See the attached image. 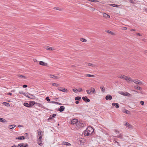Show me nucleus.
Wrapping results in <instances>:
<instances>
[{
  "mask_svg": "<svg viewBox=\"0 0 147 147\" xmlns=\"http://www.w3.org/2000/svg\"><path fill=\"white\" fill-rule=\"evenodd\" d=\"M94 131L92 127H89L84 131V134L85 136H90L92 134Z\"/></svg>",
  "mask_w": 147,
  "mask_h": 147,
  "instance_id": "nucleus-1",
  "label": "nucleus"
},
{
  "mask_svg": "<svg viewBox=\"0 0 147 147\" xmlns=\"http://www.w3.org/2000/svg\"><path fill=\"white\" fill-rule=\"evenodd\" d=\"M118 77L121 79L125 80L127 81L128 82H130V81H131V80H132L130 77L126 76L123 75H122L121 76H119Z\"/></svg>",
  "mask_w": 147,
  "mask_h": 147,
  "instance_id": "nucleus-2",
  "label": "nucleus"
},
{
  "mask_svg": "<svg viewBox=\"0 0 147 147\" xmlns=\"http://www.w3.org/2000/svg\"><path fill=\"white\" fill-rule=\"evenodd\" d=\"M34 102H30L29 104H28V103L25 102L24 103V105L27 107L30 108L34 105Z\"/></svg>",
  "mask_w": 147,
  "mask_h": 147,
  "instance_id": "nucleus-3",
  "label": "nucleus"
},
{
  "mask_svg": "<svg viewBox=\"0 0 147 147\" xmlns=\"http://www.w3.org/2000/svg\"><path fill=\"white\" fill-rule=\"evenodd\" d=\"M38 136L39 137V138L38 139L40 142H42L41 139H42V135L41 134L42 132L40 131V129L38 130Z\"/></svg>",
  "mask_w": 147,
  "mask_h": 147,
  "instance_id": "nucleus-4",
  "label": "nucleus"
},
{
  "mask_svg": "<svg viewBox=\"0 0 147 147\" xmlns=\"http://www.w3.org/2000/svg\"><path fill=\"white\" fill-rule=\"evenodd\" d=\"M76 125L78 127L81 128L84 127V125L83 123L78 121L77 124H76Z\"/></svg>",
  "mask_w": 147,
  "mask_h": 147,
  "instance_id": "nucleus-5",
  "label": "nucleus"
},
{
  "mask_svg": "<svg viewBox=\"0 0 147 147\" xmlns=\"http://www.w3.org/2000/svg\"><path fill=\"white\" fill-rule=\"evenodd\" d=\"M131 82H134L136 84H142V82H141L140 80H138V79H136L135 80H131Z\"/></svg>",
  "mask_w": 147,
  "mask_h": 147,
  "instance_id": "nucleus-6",
  "label": "nucleus"
},
{
  "mask_svg": "<svg viewBox=\"0 0 147 147\" xmlns=\"http://www.w3.org/2000/svg\"><path fill=\"white\" fill-rule=\"evenodd\" d=\"M78 122V120L76 119H72L71 122V124H77Z\"/></svg>",
  "mask_w": 147,
  "mask_h": 147,
  "instance_id": "nucleus-7",
  "label": "nucleus"
},
{
  "mask_svg": "<svg viewBox=\"0 0 147 147\" xmlns=\"http://www.w3.org/2000/svg\"><path fill=\"white\" fill-rule=\"evenodd\" d=\"M58 89L59 90L63 92H68V90L67 89L62 87L59 88H58Z\"/></svg>",
  "mask_w": 147,
  "mask_h": 147,
  "instance_id": "nucleus-8",
  "label": "nucleus"
},
{
  "mask_svg": "<svg viewBox=\"0 0 147 147\" xmlns=\"http://www.w3.org/2000/svg\"><path fill=\"white\" fill-rule=\"evenodd\" d=\"M125 125L126 127L129 129H132L133 128V126L132 125L129 124L128 122H126Z\"/></svg>",
  "mask_w": 147,
  "mask_h": 147,
  "instance_id": "nucleus-9",
  "label": "nucleus"
},
{
  "mask_svg": "<svg viewBox=\"0 0 147 147\" xmlns=\"http://www.w3.org/2000/svg\"><path fill=\"white\" fill-rule=\"evenodd\" d=\"M39 64L40 65H43L44 66H47L48 64L47 63H45L42 61H40L39 62Z\"/></svg>",
  "mask_w": 147,
  "mask_h": 147,
  "instance_id": "nucleus-10",
  "label": "nucleus"
},
{
  "mask_svg": "<svg viewBox=\"0 0 147 147\" xmlns=\"http://www.w3.org/2000/svg\"><path fill=\"white\" fill-rule=\"evenodd\" d=\"M82 99L86 102H88L90 101V100L88 98L87 96L83 97Z\"/></svg>",
  "mask_w": 147,
  "mask_h": 147,
  "instance_id": "nucleus-11",
  "label": "nucleus"
},
{
  "mask_svg": "<svg viewBox=\"0 0 147 147\" xmlns=\"http://www.w3.org/2000/svg\"><path fill=\"white\" fill-rule=\"evenodd\" d=\"M50 77L51 78H53L55 79H59V77L57 76L52 75L50 74L49 75Z\"/></svg>",
  "mask_w": 147,
  "mask_h": 147,
  "instance_id": "nucleus-12",
  "label": "nucleus"
},
{
  "mask_svg": "<svg viewBox=\"0 0 147 147\" xmlns=\"http://www.w3.org/2000/svg\"><path fill=\"white\" fill-rule=\"evenodd\" d=\"M112 98V97L110 95H108L106 96L105 97V99L106 100H111Z\"/></svg>",
  "mask_w": 147,
  "mask_h": 147,
  "instance_id": "nucleus-13",
  "label": "nucleus"
},
{
  "mask_svg": "<svg viewBox=\"0 0 147 147\" xmlns=\"http://www.w3.org/2000/svg\"><path fill=\"white\" fill-rule=\"evenodd\" d=\"M19 147H27L28 145L27 144H26L24 146V143H20L18 144Z\"/></svg>",
  "mask_w": 147,
  "mask_h": 147,
  "instance_id": "nucleus-14",
  "label": "nucleus"
},
{
  "mask_svg": "<svg viewBox=\"0 0 147 147\" xmlns=\"http://www.w3.org/2000/svg\"><path fill=\"white\" fill-rule=\"evenodd\" d=\"M85 65H86L92 67H95L96 66V65L93 64L88 63H86Z\"/></svg>",
  "mask_w": 147,
  "mask_h": 147,
  "instance_id": "nucleus-15",
  "label": "nucleus"
},
{
  "mask_svg": "<svg viewBox=\"0 0 147 147\" xmlns=\"http://www.w3.org/2000/svg\"><path fill=\"white\" fill-rule=\"evenodd\" d=\"M65 107L64 106H61L58 109V111L60 112H62L64 110Z\"/></svg>",
  "mask_w": 147,
  "mask_h": 147,
  "instance_id": "nucleus-16",
  "label": "nucleus"
},
{
  "mask_svg": "<svg viewBox=\"0 0 147 147\" xmlns=\"http://www.w3.org/2000/svg\"><path fill=\"white\" fill-rule=\"evenodd\" d=\"M46 49L47 50H49V51H53V50H54L55 49L54 48H52L51 47H50L49 46H47Z\"/></svg>",
  "mask_w": 147,
  "mask_h": 147,
  "instance_id": "nucleus-17",
  "label": "nucleus"
},
{
  "mask_svg": "<svg viewBox=\"0 0 147 147\" xmlns=\"http://www.w3.org/2000/svg\"><path fill=\"white\" fill-rule=\"evenodd\" d=\"M16 139H19L20 140H23L25 139V138L24 136H19L16 138Z\"/></svg>",
  "mask_w": 147,
  "mask_h": 147,
  "instance_id": "nucleus-18",
  "label": "nucleus"
},
{
  "mask_svg": "<svg viewBox=\"0 0 147 147\" xmlns=\"http://www.w3.org/2000/svg\"><path fill=\"white\" fill-rule=\"evenodd\" d=\"M62 144L63 145H65L66 146H70L71 144L68 142H62Z\"/></svg>",
  "mask_w": 147,
  "mask_h": 147,
  "instance_id": "nucleus-19",
  "label": "nucleus"
},
{
  "mask_svg": "<svg viewBox=\"0 0 147 147\" xmlns=\"http://www.w3.org/2000/svg\"><path fill=\"white\" fill-rule=\"evenodd\" d=\"M112 105L113 106L116 105L115 107L117 109L118 108H119V104L117 103H113Z\"/></svg>",
  "mask_w": 147,
  "mask_h": 147,
  "instance_id": "nucleus-20",
  "label": "nucleus"
},
{
  "mask_svg": "<svg viewBox=\"0 0 147 147\" xmlns=\"http://www.w3.org/2000/svg\"><path fill=\"white\" fill-rule=\"evenodd\" d=\"M85 76L86 77H95V76L93 75H90L89 74H86Z\"/></svg>",
  "mask_w": 147,
  "mask_h": 147,
  "instance_id": "nucleus-21",
  "label": "nucleus"
},
{
  "mask_svg": "<svg viewBox=\"0 0 147 147\" xmlns=\"http://www.w3.org/2000/svg\"><path fill=\"white\" fill-rule=\"evenodd\" d=\"M16 126L15 125H9V129H13Z\"/></svg>",
  "mask_w": 147,
  "mask_h": 147,
  "instance_id": "nucleus-22",
  "label": "nucleus"
},
{
  "mask_svg": "<svg viewBox=\"0 0 147 147\" xmlns=\"http://www.w3.org/2000/svg\"><path fill=\"white\" fill-rule=\"evenodd\" d=\"M0 121L3 123L7 122V121L5 119L0 117Z\"/></svg>",
  "mask_w": 147,
  "mask_h": 147,
  "instance_id": "nucleus-23",
  "label": "nucleus"
},
{
  "mask_svg": "<svg viewBox=\"0 0 147 147\" xmlns=\"http://www.w3.org/2000/svg\"><path fill=\"white\" fill-rule=\"evenodd\" d=\"M123 112L124 113H126L127 114H130V111L128 110H127L126 109H125L123 110Z\"/></svg>",
  "mask_w": 147,
  "mask_h": 147,
  "instance_id": "nucleus-24",
  "label": "nucleus"
},
{
  "mask_svg": "<svg viewBox=\"0 0 147 147\" xmlns=\"http://www.w3.org/2000/svg\"><path fill=\"white\" fill-rule=\"evenodd\" d=\"M100 88L101 91L103 92H104L105 91V89L103 86H101L100 87Z\"/></svg>",
  "mask_w": 147,
  "mask_h": 147,
  "instance_id": "nucleus-25",
  "label": "nucleus"
},
{
  "mask_svg": "<svg viewBox=\"0 0 147 147\" xmlns=\"http://www.w3.org/2000/svg\"><path fill=\"white\" fill-rule=\"evenodd\" d=\"M106 32H107V33H108L109 34H112V35H113L114 34V33H113L111 31H109V30H107L106 31Z\"/></svg>",
  "mask_w": 147,
  "mask_h": 147,
  "instance_id": "nucleus-26",
  "label": "nucleus"
},
{
  "mask_svg": "<svg viewBox=\"0 0 147 147\" xmlns=\"http://www.w3.org/2000/svg\"><path fill=\"white\" fill-rule=\"evenodd\" d=\"M3 104L5 105V106L7 107H9L10 106V105L9 103H7V102H3Z\"/></svg>",
  "mask_w": 147,
  "mask_h": 147,
  "instance_id": "nucleus-27",
  "label": "nucleus"
},
{
  "mask_svg": "<svg viewBox=\"0 0 147 147\" xmlns=\"http://www.w3.org/2000/svg\"><path fill=\"white\" fill-rule=\"evenodd\" d=\"M117 137L118 138H120L122 139L123 138V135L122 134H120L119 135H118L117 136Z\"/></svg>",
  "mask_w": 147,
  "mask_h": 147,
  "instance_id": "nucleus-28",
  "label": "nucleus"
},
{
  "mask_svg": "<svg viewBox=\"0 0 147 147\" xmlns=\"http://www.w3.org/2000/svg\"><path fill=\"white\" fill-rule=\"evenodd\" d=\"M134 88H135L139 90H141L142 89L140 87V86H135Z\"/></svg>",
  "mask_w": 147,
  "mask_h": 147,
  "instance_id": "nucleus-29",
  "label": "nucleus"
},
{
  "mask_svg": "<svg viewBox=\"0 0 147 147\" xmlns=\"http://www.w3.org/2000/svg\"><path fill=\"white\" fill-rule=\"evenodd\" d=\"M80 40L83 42H86L87 41V40L86 39L82 38H81Z\"/></svg>",
  "mask_w": 147,
  "mask_h": 147,
  "instance_id": "nucleus-30",
  "label": "nucleus"
},
{
  "mask_svg": "<svg viewBox=\"0 0 147 147\" xmlns=\"http://www.w3.org/2000/svg\"><path fill=\"white\" fill-rule=\"evenodd\" d=\"M54 9H56V10H59V11H62L63 10V9H62V8H59V7H55L54 8Z\"/></svg>",
  "mask_w": 147,
  "mask_h": 147,
  "instance_id": "nucleus-31",
  "label": "nucleus"
},
{
  "mask_svg": "<svg viewBox=\"0 0 147 147\" xmlns=\"http://www.w3.org/2000/svg\"><path fill=\"white\" fill-rule=\"evenodd\" d=\"M90 91L92 93H94L95 92V90L94 88H92Z\"/></svg>",
  "mask_w": 147,
  "mask_h": 147,
  "instance_id": "nucleus-32",
  "label": "nucleus"
},
{
  "mask_svg": "<svg viewBox=\"0 0 147 147\" xmlns=\"http://www.w3.org/2000/svg\"><path fill=\"white\" fill-rule=\"evenodd\" d=\"M81 98V97L80 96H77L75 98V100H78L80 99Z\"/></svg>",
  "mask_w": 147,
  "mask_h": 147,
  "instance_id": "nucleus-33",
  "label": "nucleus"
},
{
  "mask_svg": "<svg viewBox=\"0 0 147 147\" xmlns=\"http://www.w3.org/2000/svg\"><path fill=\"white\" fill-rule=\"evenodd\" d=\"M52 85H53V86H55L56 87H58L59 86V85L58 84H56L55 83H52Z\"/></svg>",
  "mask_w": 147,
  "mask_h": 147,
  "instance_id": "nucleus-34",
  "label": "nucleus"
},
{
  "mask_svg": "<svg viewBox=\"0 0 147 147\" xmlns=\"http://www.w3.org/2000/svg\"><path fill=\"white\" fill-rule=\"evenodd\" d=\"M18 76L19 77H22L24 79H25L26 78V77L24 76H23V75H18Z\"/></svg>",
  "mask_w": 147,
  "mask_h": 147,
  "instance_id": "nucleus-35",
  "label": "nucleus"
},
{
  "mask_svg": "<svg viewBox=\"0 0 147 147\" xmlns=\"http://www.w3.org/2000/svg\"><path fill=\"white\" fill-rule=\"evenodd\" d=\"M86 91L87 94H92L91 91L89 90H86Z\"/></svg>",
  "mask_w": 147,
  "mask_h": 147,
  "instance_id": "nucleus-36",
  "label": "nucleus"
},
{
  "mask_svg": "<svg viewBox=\"0 0 147 147\" xmlns=\"http://www.w3.org/2000/svg\"><path fill=\"white\" fill-rule=\"evenodd\" d=\"M52 102L53 103H55V104H56L59 105H62V104L61 103H59V102H56L53 101V102Z\"/></svg>",
  "mask_w": 147,
  "mask_h": 147,
  "instance_id": "nucleus-37",
  "label": "nucleus"
},
{
  "mask_svg": "<svg viewBox=\"0 0 147 147\" xmlns=\"http://www.w3.org/2000/svg\"><path fill=\"white\" fill-rule=\"evenodd\" d=\"M107 16H108V14L106 13H103V16L104 17L107 18Z\"/></svg>",
  "mask_w": 147,
  "mask_h": 147,
  "instance_id": "nucleus-38",
  "label": "nucleus"
},
{
  "mask_svg": "<svg viewBox=\"0 0 147 147\" xmlns=\"http://www.w3.org/2000/svg\"><path fill=\"white\" fill-rule=\"evenodd\" d=\"M121 29L122 30H127V28L126 27H123Z\"/></svg>",
  "mask_w": 147,
  "mask_h": 147,
  "instance_id": "nucleus-39",
  "label": "nucleus"
},
{
  "mask_svg": "<svg viewBox=\"0 0 147 147\" xmlns=\"http://www.w3.org/2000/svg\"><path fill=\"white\" fill-rule=\"evenodd\" d=\"M73 91L74 92L76 93L78 91V90L77 89L75 88V89H73Z\"/></svg>",
  "mask_w": 147,
  "mask_h": 147,
  "instance_id": "nucleus-40",
  "label": "nucleus"
},
{
  "mask_svg": "<svg viewBox=\"0 0 147 147\" xmlns=\"http://www.w3.org/2000/svg\"><path fill=\"white\" fill-rule=\"evenodd\" d=\"M46 99L48 102H49L50 101V99H49V97L48 96L46 97Z\"/></svg>",
  "mask_w": 147,
  "mask_h": 147,
  "instance_id": "nucleus-41",
  "label": "nucleus"
},
{
  "mask_svg": "<svg viewBox=\"0 0 147 147\" xmlns=\"http://www.w3.org/2000/svg\"><path fill=\"white\" fill-rule=\"evenodd\" d=\"M78 91L79 92H81L82 90V88H79L78 89Z\"/></svg>",
  "mask_w": 147,
  "mask_h": 147,
  "instance_id": "nucleus-42",
  "label": "nucleus"
},
{
  "mask_svg": "<svg viewBox=\"0 0 147 147\" xmlns=\"http://www.w3.org/2000/svg\"><path fill=\"white\" fill-rule=\"evenodd\" d=\"M140 103L141 105H143L144 104V102L143 101H140Z\"/></svg>",
  "mask_w": 147,
  "mask_h": 147,
  "instance_id": "nucleus-43",
  "label": "nucleus"
},
{
  "mask_svg": "<svg viewBox=\"0 0 147 147\" xmlns=\"http://www.w3.org/2000/svg\"><path fill=\"white\" fill-rule=\"evenodd\" d=\"M131 95V94L127 93V92H126V94L125 95V96H130Z\"/></svg>",
  "mask_w": 147,
  "mask_h": 147,
  "instance_id": "nucleus-44",
  "label": "nucleus"
},
{
  "mask_svg": "<svg viewBox=\"0 0 147 147\" xmlns=\"http://www.w3.org/2000/svg\"><path fill=\"white\" fill-rule=\"evenodd\" d=\"M53 117H52V115H50L49 116V119L51 120L53 118Z\"/></svg>",
  "mask_w": 147,
  "mask_h": 147,
  "instance_id": "nucleus-45",
  "label": "nucleus"
},
{
  "mask_svg": "<svg viewBox=\"0 0 147 147\" xmlns=\"http://www.w3.org/2000/svg\"><path fill=\"white\" fill-rule=\"evenodd\" d=\"M26 96L28 98H32V99H33L34 98L32 97H30V96H29L28 95V94H26V96Z\"/></svg>",
  "mask_w": 147,
  "mask_h": 147,
  "instance_id": "nucleus-46",
  "label": "nucleus"
},
{
  "mask_svg": "<svg viewBox=\"0 0 147 147\" xmlns=\"http://www.w3.org/2000/svg\"><path fill=\"white\" fill-rule=\"evenodd\" d=\"M144 52L145 55L147 56V50H145Z\"/></svg>",
  "mask_w": 147,
  "mask_h": 147,
  "instance_id": "nucleus-47",
  "label": "nucleus"
},
{
  "mask_svg": "<svg viewBox=\"0 0 147 147\" xmlns=\"http://www.w3.org/2000/svg\"><path fill=\"white\" fill-rule=\"evenodd\" d=\"M27 87V85H24L23 86V87L24 88H26Z\"/></svg>",
  "mask_w": 147,
  "mask_h": 147,
  "instance_id": "nucleus-48",
  "label": "nucleus"
},
{
  "mask_svg": "<svg viewBox=\"0 0 147 147\" xmlns=\"http://www.w3.org/2000/svg\"><path fill=\"white\" fill-rule=\"evenodd\" d=\"M114 131L117 134H118V133H119V132L117 130H115Z\"/></svg>",
  "mask_w": 147,
  "mask_h": 147,
  "instance_id": "nucleus-49",
  "label": "nucleus"
},
{
  "mask_svg": "<svg viewBox=\"0 0 147 147\" xmlns=\"http://www.w3.org/2000/svg\"><path fill=\"white\" fill-rule=\"evenodd\" d=\"M95 9H94V8L91 7V10L92 11H94V10Z\"/></svg>",
  "mask_w": 147,
  "mask_h": 147,
  "instance_id": "nucleus-50",
  "label": "nucleus"
},
{
  "mask_svg": "<svg viewBox=\"0 0 147 147\" xmlns=\"http://www.w3.org/2000/svg\"><path fill=\"white\" fill-rule=\"evenodd\" d=\"M129 1L131 3H134L133 1L132 0H129Z\"/></svg>",
  "mask_w": 147,
  "mask_h": 147,
  "instance_id": "nucleus-51",
  "label": "nucleus"
},
{
  "mask_svg": "<svg viewBox=\"0 0 147 147\" xmlns=\"http://www.w3.org/2000/svg\"><path fill=\"white\" fill-rule=\"evenodd\" d=\"M136 34L137 35L139 36H141V34L140 33H136Z\"/></svg>",
  "mask_w": 147,
  "mask_h": 147,
  "instance_id": "nucleus-52",
  "label": "nucleus"
},
{
  "mask_svg": "<svg viewBox=\"0 0 147 147\" xmlns=\"http://www.w3.org/2000/svg\"><path fill=\"white\" fill-rule=\"evenodd\" d=\"M111 6H113V7H115V5H116L117 6V5H116L115 4H112L111 5Z\"/></svg>",
  "mask_w": 147,
  "mask_h": 147,
  "instance_id": "nucleus-53",
  "label": "nucleus"
},
{
  "mask_svg": "<svg viewBox=\"0 0 147 147\" xmlns=\"http://www.w3.org/2000/svg\"><path fill=\"white\" fill-rule=\"evenodd\" d=\"M130 31H136V30L134 29H131L130 30Z\"/></svg>",
  "mask_w": 147,
  "mask_h": 147,
  "instance_id": "nucleus-54",
  "label": "nucleus"
},
{
  "mask_svg": "<svg viewBox=\"0 0 147 147\" xmlns=\"http://www.w3.org/2000/svg\"><path fill=\"white\" fill-rule=\"evenodd\" d=\"M89 1H92V2H95V0H88Z\"/></svg>",
  "mask_w": 147,
  "mask_h": 147,
  "instance_id": "nucleus-55",
  "label": "nucleus"
},
{
  "mask_svg": "<svg viewBox=\"0 0 147 147\" xmlns=\"http://www.w3.org/2000/svg\"><path fill=\"white\" fill-rule=\"evenodd\" d=\"M24 135H25V136L27 137V136H28V133H25V134Z\"/></svg>",
  "mask_w": 147,
  "mask_h": 147,
  "instance_id": "nucleus-56",
  "label": "nucleus"
},
{
  "mask_svg": "<svg viewBox=\"0 0 147 147\" xmlns=\"http://www.w3.org/2000/svg\"><path fill=\"white\" fill-rule=\"evenodd\" d=\"M7 94L8 95H11L12 93H11L9 92V93H8Z\"/></svg>",
  "mask_w": 147,
  "mask_h": 147,
  "instance_id": "nucleus-57",
  "label": "nucleus"
},
{
  "mask_svg": "<svg viewBox=\"0 0 147 147\" xmlns=\"http://www.w3.org/2000/svg\"><path fill=\"white\" fill-rule=\"evenodd\" d=\"M29 94L31 96H30V97H32L33 98V97H34V96H33L32 95L30 94Z\"/></svg>",
  "mask_w": 147,
  "mask_h": 147,
  "instance_id": "nucleus-58",
  "label": "nucleus"
},
{
  "mask_svg": "<svg viewBox=\"0 0 147 147\" xmlns=\"http://www.w3.org/2000/svg\"><path fill=\"white\" fill-rule=\"evenodd\" d=\"M56 115L55 114H53V115H52V117H55Z\"/></svg>",
  "mask_w": 147,
  "mask_h": 147,
  "instance_id": "nucleus-59",
  "label": "nucleus"
},
{
  "mask_svg": "<svg viewBox=\"0 0 147 147\" xmlns=\"http://www.w3.org/2000/svg\"><path fill=\"white\" fill-rule=\"evenodd\" d=\"M34 62H36L37 61L36 59H34Z\"/></svg>",
  "mask_w": 147,
  "mask_h": 147,
  "instance_id": "nucleus-60",
  "label": "nucleus"
},
{
  "mask_svg": "<svg viewBox=\"0 0 147 147\" xmlns=\"http://www.w3.org/2000/svg\"><path fill=\"white\" fill-rule=\"evenodd\" d=\"M79 103V102L78 101H76V104H78Z\"/></svg>",
  "mask_w": 147,
  "mask_h": 147,
  "instance_id": "nucleus-61",
  "label": "nucleus"
},
{
  "mask_svg": "<svg viewBox=\"0 0 147 147\" xmlns=\"http://www.w3.org/2000/svg\"><path fill=\"white\" fill-rule=\"evenodd\" d=\"M23 94L24 95V96H26V93L24 92V93H23Z\"/></svg>",
  "mask_w": 147,
  "mask_h": 147,
  "instance_id": "nucleus-62",
  "label": "nucleus"
},
{
  "mask_svg": "<svg viewBox=\"0 0 147 147\" xmlns=\"http://www.w3.org/2000/svg\"><path fill=\"white\" fill-rule=\"evenodd\" d=\"M38 143L39 144V145H40V146H42V143H39V142H38Z\"/></svg>",
  "mask_w": 147,
  "mask_h": 147,
  "instance_id": "nucleus-63",
  "label": "nucleus"
},
{
  "mask_svg": "<svg viewBox=\"0 0 147 147\" xmlns=\"http://www.w3.org/2000/svg\"><path fill=\"white\" fill-rule=\"evenodd\" d=\"M19 93L20 94H23V93L24 92H19Z\"/></svg>",
  "mask_w": 147,
  "mask_h": 147,
  "instance_id": "nucleus-64",
  "label": "nucleus"
}]
</instances>
